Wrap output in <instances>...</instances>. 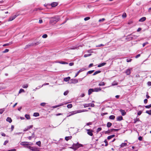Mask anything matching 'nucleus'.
<instances>
[{
    "label": "nucleus",
    "instance_id": "obj_1",
    "mask_svg": "<svg viewBox=\"0 0 151 151\" xmlns=\"http://www.w3.org/2000/svg\"><path fill=\"white\" fill-rule=\"evenodd\" d=\"M60 20V18L58 17H54L50 18V23L52 24H55Z\"/></svg>",
    "mask_w": 151,
    "mask_h": 151
},
{
    "label": "nucleus",
    "instance_id": "obj_2",
    "mask_svg": "<svg viewBox=\"0 0 151 151\" xmlns=\"http://www.w3.org/2000/svg\"><path fill=\"white\" fill-rule=\"evenodd\" d=\"M84 111H85L84 110H79L77 111H71L70 113V114L67 116V117H69L76 113L83 112Z\"/></svg>",
    "mask_w": 151,
    "mask_h": 151
},
{
    "label": "nucleus",
    "instance_id": "obj_3",
    "mask_svg": "<svg viewBox=\"0 0 151 151\" xmlns=\"http://www.w3.org/2000/svg\"><path fill=\"white\" fill-rule=\"evenodd\" d=\"M82 146L83 145H82L79 144L78 143H77L76 144H73V147L75 148V150H77L79 147Z\"/></svg>",
    "mask_w": 151,
    "mask_h": 151
},
{
    "label": "nucleus",
    "instance_id": "obj_4",
    "mask_svg": "<svg viewBox=\"0 0 151 151\" xmlns=\"http://www.w3.org/2000/svg\"><path fill=\"white\" fill-rule=\"evenodd\" d=\"M84 107L86 108L89 106L93 107L94 106V104L93 103H89L88 104H83Z\"/></svg>",
    "mask_w": 151,
    "mask_h": 151
},
{
    "label": "nucleus",
    "instance_id": "obj_5",
    "mask_svg": "<svg viewBox=\"0 0 151 151\" xmlns=\"http://www.w3.org/2000/svg\"><path fill=\"white\" fill-rule=\"evenodd\" d=\"M28 148L31 150L32 151H40L38 148L31 146H28Z\"/></svg>",
    "mask_w": 151,
    "mask_h": 151
},
{
    "label": "nucleus",
    "instance_id": "obj_6",
    "mask_svg": "<svg viewBox=\"0 0 151 151\" xmlns=\"http://www.w3.org/2000/svg\"><path fill=\"white\" fill-rule=\"evenodd\" d=\"M20 145H22L23 146H27V147L28 148V146H29V145H30L29 143V142H22L20 143Z\"/></svg>",
    "mask_w": 151,
    "mask_h": 151
},
{
    "label": "nucleus",
    "instance_id": "obj_7",
    "mask_svg": "<svg viewBox=\"0 0 151 151\" xmlns=\"http://www.w3.org/2000/svg\"><path fill=\"white\" fill-rule=\"evenodd\" d=\"M86 130L87 131V134H88L91 136H92L93 135L92 132H93V131L91 129H87Z\"/></svg>",
    "mask_w": 151,
    "mask_h": 151
},
{
    "label": "nucleus",
    "instance_id": "obj_8",
    "mask_svg": "<svg viewBox=\"0 0 151 151\" xmlns=\"http://www.w3.org/2000/svg\"><path fill=\"white\" fill-rule=\"evenodd\" d=\"M132 70V68H129L127 69L125 72V73L127 75H129L131 73V71Z\"/></svg>",
    "mask_w": 151,
    "mask_h": 151
},
{
    "label": "nucleus",
    "instance_id": "obj_9",
    "mask_svg": "<svg viewBox=\"0 0 151 151\" xmlns=\"http://www.w3.org/2000/svg\"><path fill=\"white\" fill-rule=\"evenodd\" d=\"M33 127V125H30L28 126L26 128H25L24 130V131H28L30 129L32 128Z\"/></svg>",
    "mask_w": 151,
    "mask_h": 151
},
{
    "label": "nucleus",
    "instance_id": "obj_10",
    "mask_svg": "<svg viewBox=\"0 0 151 151\" xmlns=\"http://www.w3.org/2000/svg\"><path fill=\"white\" fill-rule=\"evenodd\" d=\"M71 83H76L78 82V79H72L71 80Z\"/></svg>",
    "mask_w": 151,
    "mask_h": 151
},
{
    "label": "nucleus",
    "instance_id": "obj_11",
    "mask_svg": "<svg viewBox=\"0 0 151 151\" xmlns=\"http://www.w3.org/2000/svg\"><path fill=\"white\" fill-rule=\"evenodd\" d=\"M58 4V3L57 2H53L52 3L51 5L52 7H55L57 6Z\"/></svg>",
    "mask_w": 151,
    "mask_h": 151
},
{
    "label": "nucleus",
    "instance_id": "obj_12",
    "mask_svg": "<svg viewBox=\"0 0 151 151\" xmlns=\"http://www.w3.org/2000/svg\"><path fill=\"white\" fill-rule=\"evenodd\" d=\"M17 17L16 15H14L13 17H10L9 18L8 21H11L13 20L15 18Z\"/></svg>",
    "mask_w": 151,
    "mask_h": 151
},
{
    "label": "nucleus",
    "instance_id": "obj_13",
    "mask_svg": "<svg viewBox=\"0 0 151 151\" xmlns=\"http://www.w3.org/2000/svg\"><path fill=\"white\" fill-rule=\"evenodd\" d=\"M94 91L95 92H98L100 91L101 90V89L100 88H95L94 89H93Z\"/></svg>",
    "mask_w": 151,
    "mask_h": 151
},
{
    "label": "nucleus",
    "instance_id": "obj_14",
    "mask_svg": "<svg viewBox=\"0 0 151 151\" xmlns=\"http://www.w3.org/2000/svg\"><path fill=\"white\" fill-rule=\"evenodd\" d=\"M94 92L93 89L92 88H90L88 91V95H90L93 92Z\"/></svg>",
    "mask_w": 151,
    "mask_h": 151
},
{
    "label": "nucleus",
    "instance_id": "obj_15",
    "mask_svg": "<svg viewBox=\"0 0 151 151\" xmlns=\"http://www.w3.org/2000/svg\"><path fill=\"white\" fill-rule=\"evenodd\" d=\"M120 112H121L122 115V116H124L126 114V112L124 110H123L122 109H120Z\"/></svg>",
    "mask_w": 151,
    "mask_h": 151
},
{
    "label": "nucleus",
    "instance_id": "obj_16",
    "mask_svg": "<svg viewBox=\"0 0 151 151\" xmlns=\"http://www.w3.org/2000/svg\"><path fill=\"white\" fill-rule=\"evenodd\" d=\"M85 70V69L83 68V69H81L79 70L78 71V72H77V73L76 74V75L75 77H76L79 74V73L80 72L84 71Z\"/></svg>",
    "mask_w": 151,
    "mask_h": 151
},
{
    "label": "nucleus",
    "instance_id": "obj_17",
    "mask_svg": "<svg viewBox=\"0 0 151 151\" xmlns=\"http://www.w3.org/2000/svg\"><path fill=\"white\" fill-rule=\"evenodd\" d=\"M146 18L145 17H143L140 18L139 20V21L140 22H143L145 20Z\"/></svg>",
    "mask_w": 151,
    "mask_h": 151
},
{
    "label": "nucleus",
    "instance_id": "obj_18",
    "mask_svg": "<svg viewBox=\"0 0 151 151\" xmlns=\"http://www.w3.org/2000/svg\"><path fill=\"white\" fill-rule=\"evenodd\" d=\"M117 120L120 121L123 119V117L122 116H119L117 118Z\"/></svg>",
    "mask_w": 151,
    "mask_h": 151
},
{
    "label": "nucleus",
    "instance_id": "obj_19",
    "mask_svg": "<svg viewBox=\"0 0 151 151\" xmlns=\"http://www.w3.org/2000/svg\"><path fill=\"white\" fill-rule=\"evenodd\" d=\"M106 64V63H101L100 64H99L98 65V67H102V66L104 65H105Z\"/></svg>",
    "mask_w": 151,
    "mask_h": 151
},
{
    "label": "nucleus",
    "instance_id": "obj_20",
    "mask_svg": "<svg viewBox=\"0 0 151 151\" xmlns=\"http://www.w3.org/2000/svg\"><path fill=\"white\" fill-rule=\"evenodd\" d=\"M70 77H67L65 78L64 79V81L66 82H67L69 81L70 79Z\"/></svg>",
    "mask_w": 151,
    "mask_h": 151
},
{
    "label": "nucleus",
    "instance_id": "obj_21",
    "mask_svg": "<svg viewBox=\"0 0 151 151\" xmlns=\"http://www.w3.org/2000/svg\"><path fill=\"white\" fill-rule=\"evenodd\" d=\"M6 120L7 122H9L10 123H11L12 121L11 118L9 117L7 118V119H6Z\"/></svg>",
    "mask_w": 151,
    "mask_h": 151
},
{
    "label": "nucleus",
    "instance_id": "obj_22",
    "mask_svg": "<svg viewBox=\"0 0 151 151\" xmlns=\"http://www.w3.org/2000/svg\"><path fill=\"white\" fill-rule=\"evenodd\" d=\"M115 136V135L114 134H113V135L109 136H108V137H107V139H109V140L110 139L112 138H113Z\"/></svg>",
    "mask_w": 151,
    "mask_h": 151
},
{
    "label": "nucleus",
    "instance_id": "obj_23",
    "mask_svg": "<svg viewBox=\"0 0 151 151\" xmlns=\"http://www.w3.org/2000/svg\"><path fill=\"white\" fill-rule=\"evenodd\" d=\"M101 72V71L100 70L97 71L93 73V76H95V75H96V74L100 73Z\"/></svg>",
    "mask_w": 151,
    "mask_h": 151
},
{
    "label": "nucleus",
    "instance_id": "obj_24",
    "mask_svg": "<svg viewBox=\"0 0 151 151\" xmlns=\"http://www.w3.org/2000/svg\"><path fill=\"white\" fill-rule=\"evenodd\" d=\"M127 144L126 143H122L121 145V147H124V146H127Z\"/></svg>",
    "mask_w": 151,
    "mask_h": 151
},
{
    "label": "nucleus",
    "instance_id": "obj_25",
    "mask_svg": "<svg viewBox=\"0 0 151 151\" xmlns=\"http://www.w3.org/2000/svg\"><path fill=\"white\" fill-rule=\"evenodd\" d=\"M71 136L66 137H65V139L66 141H68L69 139H71Z\"/></svg>",
    "mask_w": 151,
    "mask_h": 151
},
{
    "label": "nucleus",
    "instance_id": "obj_26",
    "mask_svg": "<svg viewBox=\"0 0 151 151\" xmlns=\"http://www.w3.org/2000/svg\"><path fill=\"white\" fill-rule=\"evenodd\" d=\"M34 45V44H28L25 47V49L27 48L28 47L33 46Z\"/></svg>",
    "mask_w": 151,
    "mask_h": 151
},
{
    "label": "nucleus",
    "instance_id": "obj_27",
    "mask_svg": "<svg viewBox=\"0 0 151 151\" xmlns=\"http://www.w3.org/2000/svg\"><path fill=\"white\" fill-rule=\"evenodd\" d=\"M25 116L27 119H29L30 118L29 115L28 114H25Z\"/></svg>",
    "mask_w": 151,
    "mask_h": 151
},
{
    "label": "nucleus",
    "instance_id": "obj_28",
    "mask_svg": "<svg viewBox=\"0 0 151 151\" xmlns=\"http://www.w3.org/2000/svg\"><path fill=\"white\" fill-rule=\"evenodd\" d=\"M118 83H117L116 81H114L112 83V86L117 85H118Z\"/></svg>",
    "mask_w": 151,
    "mask_h": 151
},
{
    "label": "nucleus",
    "instance_id": "obj_29",
    "mask_svg": "<svg viewBox=\"0 0 151 151\" xmlns=\"http://www.w3.org/2000/svg\"><path fill=\"white\" fill-rule=\"evenodd\" d=\"M115 116L113 115H112L109 116V118L111 119H115Z\"/></svg>",
    "mask_w": 151,
    "mask_h": 151
},
{
    "label": "nucleus",
    "instance_id": "obj_30",
    "mask_svg": "<svg viewBox=\"0 0 151 151\" xmlns=\"http://www.w3.org/2000/svg\"><path fill=\"white\" fill-rule=\"evenodd\" d=\"M112 125V124L110 122H108L107 124V127H110Z\"/></svg>",
    "mask_w": 151,
    "mask_h": 151
},
{
    "label": "nucleus",
    "instance_id": "obj_31",
    "mask_svg": "<svg viewBox=\"0 0 151 151\" xmlns=\"http://www.w3.org/2000/svg\"><path fill=\"white\" fill-rule=\"evenodd\" d=\"M33 116L35 117L38 116H39V114L38 113H34L33 114Z\"/></svg>",
    "mask_w": 151,
    "mask_h": 151
},
{
    "label": "nucleus",
    "instance_id": "obj_32",
    "mask_svg": "<svg viewBox=\"0 0 151 151\" xmlns=\"http://www.w3.org/2000/svg\"><path fill=\"white\" fill-rule=\"evenodd\" d=\"M72 105L71 104H68L67 105V107L68 108H71L72 107Z\"/></svg>",
    "mask_w": 151,
    "mask_h": 151
},
{
    "label": "nucleus",
    "instance_id": "obj_33",
    "mask_svg": "<svg viewBox=\"0 0 151 151\" xmlns=\"http://www.w3.org/2000/svg\"><path fill=\"white\" fill-rule=\"evenodd\" d=\"M105 85V83L104 82H102L99 84V86H104Z\"/></svg>",
    "mask_w": 151,
    "mask_h": 151
},
{
    "label": "nucleus",
    "instance_id": "obj_34",
    "mask_svg": "<svg viewBox=\"0 0 151 151\" xmlns=\"http://www.w3.org/2000/svg\"><path fill=\"white\" fill-rule=\"evenodd\" d=\"M63 104H60V105H58L55 106H53V108H57V107H59V106H63Z\"/></svg>",
    "mask_w": 151,
    "mask_h": 151
},
{
    "label": "nucleus",
    "instance_id": "obj_35",
    "mask_svg": "<svg viewBox=\"0 0 151 151\" xmlns=\"http://www.w3.org/2000/svg\"><path fill=\"white\" fill-rule=\"evenodd\" d=\"M36 144L39 146H40L41 145V142L40 141H38L36 142Z\"/></svg>",
    "mask_w": 151,
    "mask_h": 151
},
{
    "label": "nucleus",
    "instance_id": "obj_36",
    "mask_svg": "<svg viewBox=\"0 0 151 151\" xmlns=\"http://www.w3.org/2000/svg\"><path fill=\"white\" fill-rule=\"evenodd\" d=\"M4 109H0V114H2V113L4 112Z\"/></svg>",
    "mask_w": 151,
    "mask_h": 151
},
{
    "label": "nucleus",
    "instance_id": "obj_37",
    "mask_svg": "<svg viewBox=\"0 0 151 151\" xmlns=\"http://www.w3.org/2000/svg\"><path fill=\"white\" fill-rule=\"evenodd\" d=\"M22 87L24 88H27L28 87V85L27 84L24 85L22 86Z\"/></svg>",
    "mask_w": 151,
    "mask_h": 151
},
{
    "label": "nucleus",
    "instance_id": "obj_38",
    "mask_svg": "<svg viewBox=\"0 0 151 151\" xmlns=\"http://www.w3.org/2000/svg\"><path fill=\"white\" fill-rule=\"evenodd\" d=\"M101 127H99L98 128L97 130H96V132L97 133H98L99 132H100V131H101Z\"/></svg>",
    "mask_w": 151,
    "mask_h": 151
},
{
    "label": "nucleus",
    "instance_id": "obj_39",
    "mask_svg": "<svg viewBox=\"0 0 151 151\" xmlns=\"http://www.w3.org/2000/svg\"><path fill=\"white\" fill-rule=\"evenodd\" d=\"M146 113L150 115L151 114V110L149 111H146Z\"/></svg>",
    "mask_w": 151,
    "mask_h": 151
},
{
    "label": "nucleus",
    "instance_id": "obj_40",
    "mask_svg": "<svg viewBox=\"0 0 151 151\" xmlns=\"http://www.w3.org/2000/svg\"><path fill=\"white\" fill-rule=\"evenodd\" d=\"M24 92V90L22 89H20L19 91V93H21L22 92Z\"/></svg>",
    "mask_w": 151,
    "mask_h": 151
},
{
    "label": "nucleus",
    "instance_id": "obj_41",
    "mask_svg": "<svg viewBox=\"0 0 151 151\" xmlns=\"http://www.w3.org/2000/svg\"><path fill=\"white\" fill-rule=\"evenodd\" d=\"M126 16H127V15H126V13H124L123 14L122 17L123 18H125L126 17Z\"/></svg>",
    "mask_w": 151,
    "mask_h": 151
},
{
    "label": "nucleus",
    "instance_id": "obj_42",
    "mask_svg": "<svg viewBox=\"0 0 151 151\" xmlns=\"http://www.w3.org/2000/svg\"><path fill=\"white\" fill-rule=\"evenodd\" d=\"M94 71V70L89 71L87 73L91 74Z\"/></svg>",
    "mask_w": 151,
    "mask_h": 151
},
{
    "label": "nucleus",
    "instance_id": "obj_43",
    "mask_svg": "<svg viewBox=\"0 0 151 151\" xmlns=\"http://www.w3.org/2000/svg\"><path fill=\"white\" fill-rule=\"evenodd\" d=\"M119 129H111V131L112 132L113 131H118Z\"/></svg>",
    "mask_w": 151,
    "mask_h": 151
},
{
    "label": "nucleus",
    "instance_id": "obj_44",
    "mask_svg": "<svg viewBox=\"0 0 151 151\" xmlns=\"http://www.w3.org/2000/svg\"><path fill=\"white\" fill-rule=\"evenodd\" d=\"M105 45H103V44H100L98 45H96V47H101V46H104Z\"/></svg>",
    "mask_w": 151,
    "mask_h": 151
},
{
    "label": "nucleus",
    "instance_id": "obj_45",
    "mask_svg": "<svg viewBox=\"0 0 151 151\" xmlns=\"http://www.w3.org/2000/svg\"><path fill=\"white\" fill-rule=\"evenodd\" d=\"M139 119L136 118V119H134V123H135L137 121H139Z\"/></svg>",
    "mask_w": 151,
    "mask_h": 151
},
{
    "label": "nucleus",
    "instance_id": "obj_46",
    "mask_svg": "<svg viewBox=\"0 0 151 151\" xmlns=\"http://www.w3.org/2000/svg\"><path fill=\"white\" fill-rule=\"evenodd\" d=\"M145 107L146 108H147V109L151 107V104H150L149 105L146 106H145Z\"/></svg>",
    "mask_w": 151,
    "mask_h": 151
},
{
    "label": "nucleus",
    "instance_id": "obj_47",
    "mask_svg": "<svg viewBox=\"0 0 151 151\" xmlns=\"http://www.w3.org/2000/svg\"><path fill=\"white\" fill-rule=\"evenodd\" d=\"M47 37V35L46 34H44V35H43L42 36V37L43 38H46Z\"/></svg>",
    "mask_w": 151,
    "mask_h": 151
},
{
    "label": "nucleus",
    "instance_id": "obj_48",
    "mask_svg": "<svg viewBox=\"0 0 151 151\" xmlns=\"http://www.w3.org/2000/svg\"><path fill=\"white\" fill-rule=\"evenodd\" d=\"M9 51V50L8 49H6L4 51H3V53L7 52Z\"/></svg>",
    "mask_w": 151,
    "mask_h": 151
},
{
    "label": "nucleus",
    "instance_id": "obj_49",
    "mask_svg": "<svg viewBox=\"0 0 151 151\" xmlns=\"http://www.w3.org/2000/svg\"><path fill=\"white\" fill-rule=\"evenodd\" d=\"M90 19V17H85V18H84V20L85 21H87V20L89 19Z\"/></svg>",
    "mask_w": 151,
    "mask_h": 151
},
{
    "label": "nucleus",
    "instance_id": "obj_50",
    "mask_svg": "<svg viewBox=\"0 0 151 151\" xmlns=\"http://www.w3.org/2000/svg\"><path fill=\"white\" fill-rule=\"evenodd\" d=\"M68 93V91H65L64 93V95L65 96L67 95Z\"/></svg>",
    "mask_w": 151,
    "mask_h": 151
},
{
    "label": "nucleus",
    "instance_id": "obj_51",
    "mask_svg": "<svg viewBox=\"0 0 151 151\" xmlns=\"http://www.w3.org/2000/svg\"><path fill=\"white\" fill-rule=\"evenodd\" d=\"M105 20V19L104 18H102V19H100L99 20V22H103Z\"/></svg>",
    "mask_w": 151,
    "mask_h": 151
},
{
    "label": "nucleus",
    "instance_id": "obj_52",
    "mask_svg": "<svg viewBox=\"0 0 151 151\" xmlns=\"http://www.w3.org/2000/svg\"><path fill=\"white\" fill-rule=\"evenodd\" d=\"M104 142L105 143V146H107L108 145V142H107V141L106 140V139L104 141Z\"/></svg>",
    "mask_w": 151,
    "mask_h": 151
},
{
    "label": "nucleus",
    "instance_id": "obj_53",
    "mask_svg": "<svg viewBox=\"0 0 151 151\" xmlns=\"http://www.w3.org/2000/svg\"><path fill=\"white\" fill-rule=\"evenodd\" d=\"M10 44V43H6V44H4L3 46V47H5V46H8Z\"/></svg>",
    "mask_w": 151,
    "mask_h": 151
},
{
    "label": "nucleus",
    "instance_id": "obj_54",
    "mask_svg": "<svg viewBox=\"0 0 151 151\" xmlns=\"http://www.w3.org/2000/svg\"><path fill=\"white\" fill-rule=\"evenodd\" d=\"M77 47H73L70 48H69L70 50H74L77 49Z\"/></svg>",
    "mask_w": 151,
    "mask_h": 151
},
{
    "label": "nucleus",
    "instance_id": "obj_55",
    "mask_svg": "<svg viewBox=\"0 0 151 151\" xmlns=\"http://www.w3.org/2000/svg\"><path fill=\"white\" fill-rule=\"evenodd\" d=\"M148 43V42H145V43H144L143 44V45H142L143 47H145V46Z\"/></svg>",
    "mask_w": 151,
    "mask_h": 151
},
{
    "label": "nucleus",
    "instance_id": "obj_56",
    "mask_svg": "<svg viewBox=\"0 0 151 151\" xmlns=\"http://www.w3.org/2000/svg\"><path fill=\"white\" fill-rule=\"evenodd\" d=\"M142 113V111H139L137 113L138 115H140Z\"/></svg>",
    "mask_w": 151,
    "mask_h": 151
},
{
    "label": "nucleus",
    "instance_id": "obj_57",
    "mask_svg": "<svg viewBox=\"0 0 151 151\" xmlns=\"http://www.w3.org/2000/svg\"><path fill=\"white\" fill-rule=\"evenodd\" d=\"M132 60V59H127V62H129L131 61Z\"/></svg>",
    "mask_w": 151,
    "mask_h": 151
},
{
    "label": "nucleus",
    "instance_id": "obj_58",
    "mask_svg": "<svg viewBox=\"0 0 151 151\" xmlns=\"http://www.w3.org/2000/svg\"><path fill=\"white\" fill-rule=\"evenodd\" d=\"M8 142V141L6 140L5 141L4 143V145H6Z\"/></svg>",
    "mask_w": 151,
    "mask_h": 151
},
{
    "label": "nucleus",
    "instance_id": "obj_59",
    "mask_svg": "<svg viewBox=\"0 0 151 151\" xmlns=\"http://www.w3.org/2000/svg\"><path fill=\"white\" fill-rule=\"evenodd\" d=\"M46 104L45 103H42L40 104V105L42 106H44Z\"/></svg>",
    "mask_w": 151,
    "mask_h": 151
},
{
    "label": "nucleus",
    "instance_id": "obj_60",
    "mask_svg": "<svg viewBox=\"0 0 151 151\" xmlns=\"http://www.w3.org/2000/svg\"><path fill=\"white\" fill-rule=\"evenodd\" d=\"M142 137L141 136H139L138 137V139L140 141H142Z\"/></svg>",
    "mask_w": 151,
    "mask_h": 151
},
{
    "label": "nucleus",
    "instance_id": "obj_61",
    "mask_svg": "<svg viewBox=\"0 0 151 151\" xmlns=\"http://www.w3.org/2000/svg\"><path fill=\"white\" fill-rule=\"evenodd\" d=\"M93 65V63H91L88 66L89 68H90Z\"/></svg>",
    "mask_w": 151,
    "mask_h": 151
},
{
    "label": "nucleus",
    "instance_id": "obj_62",
    "mask_svg": "<svg viewBox=\"0 0 151 151\" xmlns=\"http://www.w3.org/2000/svg\"><path fill=\"white\" fill-rule=\"evenodd\" d=\"M147 99H145L144 100V102L145 104H146L147 102Z\"/></svg>",
    "mask_w": 151,
    "mask_h": 151
},
{
    "label": "nucleus",
    "instance_id": "obj_63",
    "mask_svg": "<svg viewBox=\"0 0 151 151\" xmlns=\"http://www.w3.org/2000/svg\"><path fill=\"white\" fill-rule=\"evenodd\" d=\"M147 84L149 86H151V82L149 81L147 82Z\"/></svg>",
    "mask_w": 151,
    "mask_h": 151
},
{
    "label": "nucleus",
    "instance_id": "obj_64",
    "mask_svg": "<svg viewBox=\"0 0 151 151\" xmlns=\"http://www.w3.org/2000/svg\"><path fill=\"white\" fill-rule=\"evenodd\" d=\"M8 151H16V150L15 149H11L8 150Z\"/></svg>",
    "mask_w": 151,
    "mask_h": 151
}]
</instances>
